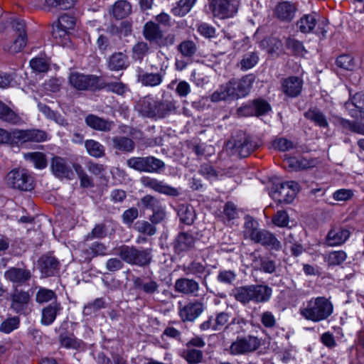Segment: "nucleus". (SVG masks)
<instances>
[{
  "mask_svg": "<svg viewBox=\"0 0 364 364\" xmlns=\"http://www.w3.org/2000/svg\"><path fill=\"white\" fill-rule=\"evenodd\" d=\"M254 74H248L240 79L232 78L221 85L210 96L212 102L237 100L249 95L255 81Z\"/></svg>",
  "mask_w": 364,
  "mask_h": 364,
  "instance_id": "f257e3e1",
  "label": "nucleus"
},
{
  "mask_svg": "<svg viewBox=\"0 0 364 364\" xmlns=\"http://www.w3.org/2000/svg\"><path fill=\"white\" fill-rule=\"evenodd\" d=\"M333 311L331 301L324 297L312 298L303 304L299 309L300 314L306 320L320 322L327 319Z\"/></svg>",
  "mask_w": 364,
  "mask_h": 364,
  "instance_id": "f03ea898",
  "label": "nucleus"
},
{
  "mask_svg": "<svg viewBox=\"0 0 364 364\" xmlns=\"http://www.w3.org/2000/svg\"><path fill=\"white\" fill-rule=\"evenodd\" d=\"M176 102L169 99L154 100L145 97L140 103L139 112L146 117L162 119L169 115L176 109Z\"/></svg>",
  "mask_w": 364,
  "mask_h": 364,
  "instance_id": "7ed1b4c3",
  "label": "nucleus"
},
{
  "mask_svg": "<svg viewBox=\"0 0 364 364\" xmlns=\"http://www.w3.org/2000/svg\"><path fill=\"white\" fill-rule=\"evenodd\" d=\"M151 249H137L134 246L122 245L112 250V254L119 256L124 262L138 267L148 266L151 260Z\"/></svg>",
  "mask_w": 364,
  "mask_h": 364,
  "instance_id": "20e7f679",
  "label": "nucleus"
},
{
  "mask_svg": "<svg viewBox=\"0 0 364 364\" xmlns=\"http://www.w3.org/2000/svg\"><path fill=\"white\" fill-rule=\"evenodd\" d=\"M99 77L93 75H85L77 72L72 73L69 77V82L77 90L95 91L102 89Z\"/></svg>",
  "mask_w": 364,
  "mask_h": 364,
  "instance_id": "39448f33",
  "label": "nucleus"
},
{
  "mask_svg": "<svg viewBox=\"0 0 364 364\" xmlns=\"http://www.w3.org/2000/svg\"><path fill=\"white\" fill-rule=\"evenodd\" d=\"M127 163L130 168L149 173L159 172L165 166L164 161L154 156L132 157Z\"/></svg>",
  "mask_w": 364,
  "mask_h": 364,
  "instance_id": "423d86ee",
  "label": "nucleus"
},
{
  "mask_svg": "<svg viewBox=\"0 0 364 364\" xmlns=\"http://www.w3.org/2000/svg\"><path fill=\"white\" fill-rule=\"evenodd\" d=\"M232 151L240 158L247 157L257 147V144L242 132H240L229 141Z\"/></svg>",
  "mask_w": 364,
  "mask_h": 364,
  "instance_id": "0eeeda50",
  "label": "nucleus"
},
{
  "mask_svg": "<svg viewBox=\"0 0 364 364\" xmlns=\"http://www.w3.org/2000/svg\"><path fill=\"white\" fill-rule=\"evenodd\" d=\"M209 9L215 17L230 18L237 13L238 3L235 0H211Z\"/></svg>",
  "mask_w": 364,
  "mask_h": 364,
  "instance_id": "6e6552de",
  "label": "nucleus"
},
{
  "mask_svg": "<svg viewBox=\"0 0 364 364\" xmlns=\"http://www.w3.org/2000/svg\"><path fill=\"white\" fill-rule=\"evenodd\" d=\"M168 66L164 63L160 65L159 70L154 72V68H156L151 65V72L144 71L141 68L138 69L137 81L144 87H157L160 85L166 75V69Z\"/></svg>",
  "mask_w": 364,
  "mask_h": 364,
  "instance_id": "1a4fd4ad",
  "label": "nucleus"
},
{
  "mask_svg": "<svg viewBox=\"0 0 364 364\" xmlns=\"http://www.w3.org/2000/svg\"><path fill=\"white\" fill-rule=\"evenodd\" d=\"M260 346V340L254 336L237 338L230 347L232 355H244L255 351Z\"/></svg>",
  "mask_w": 364,
  "mask_h": 364,
  "instance_id": "9d476101",
  "label": "nucleus"
},
{
  "mask_svg": "<svg viewBox=\"0 0 364 364\" xmlns=\"http://www.w3.org/2000/svg\"><path fill=\"white\" fill-rule=\"evenodd\" d=\"M48 134L45 131L36 129H15L14 138L15 144L26 142H42L47 139Z\"/></svg>",
  "mask_w": 364,
  "mask_h": 364,
  "instance_id": "9b49d317",
  "label": "nucleus"
},
{
  "mask_svg": "<svg viewBox=\"0 0 364 364\" xmlns=\"http://www.w3.org/2000/svg\"><path fill=\"white\" fill-rule=\"evenodd\" d=\"M143 36L150 43L156 44L159 47L166 46L164 41V33L159 25L152 21L146 22L143 27Z\"/></svg>",
  "mask_w": 364,
  "mask_h": 364,
  "instance_id": "f8f14e48",
  "label": "nucleus"
},
{
  "mask_svg": "<svg viewBox=\"0 0 364 364\" xmlns=\"http://www.w3.org/2000/svg\"><path fill=\"white\" fill-rule=\"evenodd\" d=\"M203 310V304L198 301L189 302L184 306L179 303L178 314L183 322H192L200 316Z\"/></svg>",
  "mask_w": 364,
  "mask_h": 364,
  "instance_id": "ddd939ff",
  "label": "nucleus"
},
{
  "mask_svg": "<svg viewBox=\"0 0 364 364\" xmlns=\"http://www.w3.org/2000/svg\"><path fill=\"white\" fill-rule=\"evenodd\" d=\"M50 168L58 178L72 179L73 172L65 159L58 156H53L50 162Z\"/></svg>",
  "mask_w": 364,
  "mask_h": 364,
  "instance_id": "4468645a",
  "label": "nucleus"
},
{
  "mask_svg": "<svg viewBox=\"0 0 364 364\" xmlns=\"http://www.w3.org/2000/svg\"><path fill=\"white\" fill-rule=\"evenodd\" d=\"M297 11V4L289 1H282L274 7V17L280 21L290 23Z\"/></svg>",
  "mask_w": 364,
  "mask_h": 364,
  "instance_id": "2eb2a0df",
  "label": "nucleus"
},
{
  "mask_svg": "<svg viewBox=\"0 0 364 364\" xmlns=\"http://www.w3.org/2000/svg\"><path fill=\"white\" fill-rule=\"evenodd\" d=\"M29 301L28 292L15 289L11 294V309L17 314H26Z\"/></svg>",
  "mask_w": 364,
  "mask_h": 364,
  "instance_id": "dca6fc26",
  "label": "nucleus"
},
{
  "mask_svg": "<svg viewBox=\"0 0 364 364\" xmlns=\"http://www.w3.org/2000/svg\"><path fill=\"white\" fill-rule=\"evenodd\" d=\"M350 234L348 228L332 227L326 237L325 242L329 247L342 245L348 240Z\"/></svg>",
  "mask_w": 364,
  "mask_h": 364,
  "instance_id": "f3484780",
  "label": "nucleus"
},
{
  "mask_svg": "<svg viewBox=\"0 0 364 364\" xmlns=\"http://www.w3.org/2000/svg\"><path fill=\"white\" fill-rule=\"evenodd\" d=\"M316 161L314 159H306L304 157L290 156L284 154L283 166L290 171H299L314 167Z\"/></svg>",
  "mask_w": 364,
  "mask_h": 364,
  "instance_id": "a211bd4d",
  "label": "nucleus"
},
{
  "mask_svg": "<svg viewBox=\"0 0 364 364\" xmlns=\"http://www.w3.org/2000/svg\"><path fill=\"white\" fill-rule=\"evenodd\" d=\"M6 280L18 285H23L31 278V272L24 267H10L4 272Z\"/></svg>",
  "mask_w": 364,
  "mask_h": 364,
  "instance_id": "6ab92c4d",
  "label": "nucleus"
},
{
  "mask_svg": "<svg viewBox=\"0 0 364 364\" xmlns=\"http://www.w3.org/2000/svg\"><path fill=\"white\" fill-rule=\"evenodd\" d=\"M302 87L303 81L299 77L291 76L282 81V90L289 97L299 96L302 91Z\"/></svg>",
  "mask_w": 364,
  "mask_h": 364,
  "instance_id": "aec40b11",
  "label": "nucleus"
},
{
  "mask_svg": "<svg viewBox=\"0 0 364 364\" xmlns=\"http://www.w3.org/2000/svg\"><path fill=\"white\" fill-rule=\"evenodd\" d=\"M174 289L177 292L191 296H198L200 286L198 282L193 279L180 278L176 279Z\"/></svg>",
  "mask_w": 364,
  "mask_h": 364,
  "instance_id": "412c9836",
  "label": "nucleus"
},
{
  "mask_svg": "<svg viewBox=\"0 0 364 364\" xmlns=\"http://www.w3.org/2000/svg\"><path fill=\"white\" fill-rule=\"evenodd\" d=\"M41 274L44 277L55 276L59 269V262L52 256L44 255L38 260Z\"/></svg>",
  "mask_w": 364,
  "mask_h": 364,
  "instance_id": "4be33fe9",
  "label": "nucleus"
},
{
  "mask_svg": "<svg viewBox=\"0 0 364 364\" xmlns=\"http://www.w3.org/2000/svg\"><path fill=\"white\" fill-rule=\"evenodd\" d=\"M85 122L89 127L100 132H109L114 127L113 121L105 119L93 114H88L85 117Z\"/></svg>",
  "mask_w": 364,
  "mask_h": 364,
  "instance_id": "5701e85b",
  "label": "nucleus"
},
{
  "mask_svg": "<svg viewBox=\"0 0 364 364\" xmlns=\"http://www.w3.org/2000/svg\"><path fill=\"white\" fill-rule=\"evenodd\" d=\"M112 148L117 153H130L135 148L134 141L127 136H115L111 139Z\"/></svg>",
  "mask_w": 364,
  "mask_h": 364,
  "instance_id": "b1692460",
  "label": "nucleus"
},
{
  "mask_svg": "<svg viewBox=\"0 0 364 364\" xmlns=\"http://www.w3.org/2000/svg\"><path fill=\"white\" fill-rule=\"evenodd\" d=\"M304 116L316 127L321 129H328L329 127L326 115L321 109L316 107L309 108L304 113Z\"/></svg>",
  "mask_w": 364,
  "mask_h": 364,
  "instance_id": "393cba45",
  "label": "nucleus"
},
{
  "mask_svg": "<svg viewBox=\"0 0 364 364\" xmlns=\"http://www.w3.org/2000/svg\"><path fill=\"white\" fill-rule=\"evenodd\" d=\"M0 119L11 125H19L23 119L19 114L0 100Z\"/></svg>",
  "mask_w": 364,
  "mask_h": 364,
  "instance_id": "a878e982",
  "label": "nucleus"
},
{
  "mask_svg": "<svg viewBox=\"0 0 364 364\" xmlns=\"http://www.w3.org/2000/svg\"><path fill=\"white\" fill-rule=\"evenodd\" d=\"M281 191L279 192L277 198L279 203H290L294 199L296 193L299 191V183H280Z\"/></svg>",
  "mask_w": 364,
  "mask_h": 364,
  "instance_id": "bb28decb",
  "label": "nucleus"
},
{
  "mask_svg": "<svg viewBox=\"0 0 364 364\" xmlns=\"http://www.w3.org/2000/svg\"><path fill=\"white\" fill-rule=\"evenodd\" d=\"M195 244V239L192 235L187 232L178 234L174 242V249L176 252L180 253L192 248Z\"/></svg>",
  "mask_w": 364,
  "mask_h": 364,
  "instance_id": "cd10ccee",
  "label": "nucleus"
},
{
  "mask_svg": "<svg viewBox=\"0 0 364 364\" xmlns=\"http://www.w3.org/2000/svg\"><path fill=\"white\" fill-rule=\"evenodd\" d=\"M317 23L315 14H304L296 21V27L300 32L309 33L313 31Z\"/></svg>",
  "mask_w": 364,
  "mask_h": 364,
  "instance_id": "c85d7f7f",
  "label": "nucleus"
},
{
  "mask_svg": "<svg viewBox=\"0 0 364 364\" xmlns=\"http://www.w3.org/2000/svg\"><path fill=\"white\" fill-rule=\"evenodd\" d=\"M134 287L147 294H154L158 291L159 284L151 279L136 277L134 279Z\"/></svg>",
  "mask_w": 364,
  "mask_h": 364,
  "instance_id": "c756f323",
  "label": "nucleus"
},
{
  "mask_svg": "<svg viewBox=\"0 0 364 364\" xmlns=\"http://www.w3.org/2000/svg\"><path fill=\"white\" fill-rule=\"evenodd\" d=\"M128 65V57L122 52L113 53L108 60V68L111 70H124Z\"/></svg>",
  "mask_w": 364,
  "mask_h": 364,
  "instance_id": "7c9ffc66",
  "label": "nucleus"
},
{
  "mask_svg": "<svg viewBox=\"0 0 364 364\" xmlns=\"http://www.w3.org/2000/svg\"><path fill=\"white\" fill-rule=\"evenodd\" d=\"M60 309V304L57 302H53L43 308L42 309L41 323L46 326L53 323Z\"/></svg>",
  "mask_w": 364,
  "mask_h": 364,
  "instance_id": "2f4dec72",
  "label": "nucleus"
},
{
  "mask_svg": "<svg viewBox=\"0 0 364 364\" xmlns=\"http://www.w3.org/2000/svg\"><path fill=\"white\" fill-rule=\"evenodd\" d=\"M183 271L186 274H193L196 277L205 279L210 275V272L203 264L200 262L193 261L187 266L183 267Z\"/></svg>",
  "mask_w": 364,
  "mask_h": 364,
  "instance_id": "473e14b6",
  "label": "nucleus"
},
{
  "mask_svg": "<svg viewBox=\"0 0 364 364\" xmlns=\"http://www.w3.org/2000/svg\"><path fill=\"white\" fill-rule=\"evenodd\" d=\"M177 211L180 220L183 223L191 225L193 223L196 218V213L191 205L181 204L178 205Z\"/></svg>",
  "mask_w": 364,
  "mask_h": 364,
  "instance_id": "72a5a7b5",
  "label": "nucleus"
},
{
  "mask_svg": "<svg viewBox=\"0 0 364 364\" xmlns=\"http://www.w3.org/2000/svg\"><path fill=\"white\" fill-rule=\"evenodd\" d=\"M132 12L131 4L124 0L117 1L112 9V14L117 19H123Z\"/></svg>",
  "mask_w": 364,
  "mask_h": 364,
  "instance_id": "f704fd0d",
  "label": "nucleus"
},
{
  "mask_svg": "<svg viewBox=\"0 0 364 364\" xmlns=\"http://www.w3.org/2000/svg\"><path fill=\"white\" fill-rule=\"evenodd\" d=\"M31 178L28 171L23 168H14L6 176L8 182H28Z\"/></svg>",
  "mask_w": 364,
  "mask_h": 364,
  "instance_id": "c9c22d12",
  "label": "nucleus"
},
{
  "mask_svg": "<svg viewBox=\"0 0 364 364\" xmlns=\"http://www.w3.org/2000/svg\"><path fill=\"white\" fill-rule=\"evenodd\" d=\"M234 297L237 301L243 304H246L251 301H254L252 285L235 289L234 291Z\"/></svg>",
  "mask_w": 364,
  "mask_h": 364,
  "instance_id": "e433bc0d",
  "label": "nucleus"
},
{
  "mask_svg": "<svg viewBox=\"0 0 364 364\" xmlns=\"http://www.w3.org/2000/svg\"><path fill=\"white\" fill-rule=\"evenodd\" d=\"M254 301L264 302L269 300L272 295V289L265 285H252Z\"/></svg>",
  "mask_w": 364,
  "mask_h": 364,
  "instance_id": "4c0bfd02",
  "label": "nucleus"
},
{
  "mask_svg": "<svg viewBox=\"0 0 364 364\" xmlns=\"http://www.w3.org/2000/svg\"><path fill=\"white\" fill-rule=\"evenodd\" d=\"M26 161L31 162L35 168L38 169L45 168L48 162L45 154L42 152H28L23 155Z\"/></svg>",
  "mask_w": 364,
  "mask_h": 364,
  "instance_id": "58836bf2",
  "label": "nucleus"
},
{
  "mask_svg": "<svg viewBox=\"0 0 364 364\" xmlns=\"http://www.w3.org/2000/svg\"><path fill=\"white\" fill-rule=\"evenodd\" d=\"M178 51L183 57L189 59L196 55L198 51V47L193 41L186 40L178 46Z\"/></svg>",
  "mask_w": 364,
  "mask_h": 364,
  "instance_id": "ea45409f",
  "label": "nucleus"
},
{
  "mask_svg": "<svg viewBox=\"0 0 364 364\" xmlns=\"http://www.w3.org/2000/svg\"><path fill=\"white\" fill-rule=\"evenodd\" d=\"M199 173L207 180L220 179L219 176H223L225 174L231 176L232 173L230 171H228L225 173L224 171H217L212 166L208 164L201 165Z\"/></svg>",
  "mask_w": 364,
  "mask_h": 364,
  "instance_id": "a19ab883",
  "label": "nucleus"
},
{
  "mask_svg": "<svg viewBox=\"0 0 364 364\" xmlns=\"http://www.w3.org/2000/svg\"><path fill=\"white\" fill-rule=\"evenodd\" d=\"M259 57L257 53L250 52L245 53L238 63V67L242 71H246L255 67L258 63Z\"/></svg>",
  "mask_w": 364,
  "mask_h": 364,
  "instance_id": "79ce46f5",
  "label": "nucleus"
},
{
  "mask_svg": "<svg viewBox=\"0 0 364 364\" xmlns=\"http://www.w3.org/2000/svg\"><path fill=\"white\" fill-rule=\"evenodd\" d=\"M195 2L196 0H180L172 8L171 12L174 16H183L191 11Z\"/></svg>",
  "mask_w": 364,
  "mask_h": 364,
  "instance_id": "37998d69",
  "label": "nucleus"
},
{
  "mask_svg": "<svg viewBox=\"0 0 364 364\" xmlns=\"http://www.w3.org/2000/svg\"><path fill=\"white\" fill-rule=\"evenodd\" d=\"M52 36L57 44L66 46L70 41V32L60 28L57 25H53Z\"/></svg>",
  "mask_w": 364,
  "mask_h": 364,
  "instance_id": "c03bdc74",
  "label": "nucleus"
},
{
  "mask_svg": "<svg viewBox=\"0 0 364 364\" xmlns=\"http://www.w3.org/2000/svg\"><path fill=\"white\" fill-rule=\"evenodd\" d=\"M88 154L95 158H100L105 155V148L100 142L93 139L87 140L85 143Z\"/></svg>",
  "mask_w": 364,
  "mask_h": 364,
  "instance_id": "a18cd8bd",
  "label": "nucleus"
},
{
  "mask_svg": "<svg viewBox=\"0 0 364 364\" xmlns=\"http://www.w3.org/2000/svg\"><path fill=\"white\" fill-rule=\"evenodd\" d=\"M182 356L189 364H198L202 360L203 353L194 348L186 347L183 351Z\"/></svg>",
  "mask_w": 364,
  "mask_h": 364,
  "instance_id": "49530a36",
  "label": "nucleus"
},
{
  "mask_svg": "<svg viewBox=\"0 0 364 364\" xmlns=\"http://www.w3.org/2000/svg\"><path fill=\"white\" fill-rule=\"evenodd\" d=\"M15 37V39L10 44L4 47V49L11 54L21 52L27 43V36H18Z\"/></svg>",
  "mask_w": 364,
  "mask_h": 364,
  "instance_id": "de8ad7c7",
  "label": "nucleus"
},
{
  "mask_svg": "<svg viewBox=\"0 0 364 364\" xmlns=\"http://www.w3.org/2000/svg\"><path fill=\"white\" fill-rule=\"evenodd\" d=\"M286 47L294 55L304 56L306 50L301 41L292 38L286 40Z\"/></svg>",
  "mask_w": 364,
  "mask_h": 364,
  "instance_id": "09e8293b",
  "label": "nucleus"
},
{
  "mask_svg": "<svg viewBox=\"0 0 364 364\" xmlns=\"http://www.w3.org/2000/svg\"><path fill=\"white\" fill-rule=\"evenodd\" d=\"M149 51V46L147 43L144 41L138 42L132 48V58L141 62L148 54Z\"/></svg>",
  "mask_w": 364,
  "mask_h": 364,
  "instance_id": "8fccbe9b",
  "label": "nucleus"
},
{
  "mask_svg": "<svg viewBox=\"0 0 364 364\" xmlns=\"http://www.w3.org/2000/svg\"><path fill=\"white\" fill-rule=\"evenodd\" d=\"M106 307V303L102 298H97L94 300L92 302L88 303L87 305L84 306L83 309V315L84 316H92L97 311L101 309H104Z\"/></svg>",
  "mask_w": 364,
  "mask_h": 364,
  "instance_id": "3c124183",
  "label": "nucleus"
},
{
  "mask_svg": "<svg viewBox=\"0 0 364 364\" xmlns=\"http://www.w3.org/2000/svg\"><path fill=\"white\" fill-rule=\"evenodd\" d=\"M336 64L338 67L346 70H353L356 67L354 58L348 54H343L338 56Z\"/></svg>",
  "mask_w": 364,
  "mask_h": 364,
  "instance_id": "603ef678",
  "label": "nucleus"
},
{
  "mask_svg": "<svg viewBox=\"0 0 364 364\" xmlns=\"http://www.w3.org/2000/svg\"><path fill=\"white\" fill-rule=\"evenodd\" d=\"M107 247L102 242H95L92 243L85 251L86 258L91 259L98 255H105Z\"/></svg>",
  "mask_w": 364,
  "mask_h": 364,
  "instance_id": "864d4df0",
  "label": "nucleus"
},
{
  "mask_svg": "<svg viewBox=\"0 0 364 364\" xmlns=\"http://www.w3.org/2000/svg\"><path fill=\"white\" fill-rule=\"evenodd\" d=\"M154 191L167 196H176L179 193L178 188H173L166 183H147Z\"/></svg>",
  "mask_w": 364,
  "mask_h": 364,
  "instance_id": "5fc2aeb1",
  "label": "nucleus"
},
{
  "mask_svg": "<svg viewBox=\"0 0 364 364\" xmlns=\"http://www.w3.org/2000/svg\"><path fill=\"white\" fill-rule=\"evenodd\" d=\"M20 324V319L18 316H13L4 320L0 325V331L4 333H10L17 329Z\"/></svg>",
  "mask_w": 364,
  "mask_h": 364,
  "instance_id": "6e6d98bb",
  "label": "nucleus"
},
{
  "mask_svg": "<svg viewBox=\"0 0 364 364\" xmlns=\"http://www.w3.org/2000/svg\"><path fill=\"white\" fill-rule=\"evenodd\" d=\"M53 299H56V294L48 289L41 287L36 295V301L38 304L47 303Z\"/></svg>",
  "mask_w": 364,
  "mask_h": 364,
  "instance_id": "4d7b16f0",
  "label": "nucleus"
},
{
  "mask_svg": "<svg viewBox=\"0 0 364 364\" xmlns=\"http://www.w3.org/2000/svg\"><path fill=\"white\" fill-rule=\"evenodd\" d=\"M347 257L346 253L343 251H333L330 252L326 257L325 259L329 265H339L343 262Z\"/></svg>",
  "mask_w": 364,
  "mask_h": 364,
  "instance_id": "13d9d810",
  "label": "nucleus"
},
{
  "mask_svg": "<svg viewBox=\"0 0 364 364\" xmlns=\"http://www.w3.org/2000/svg\"><path fill=\"white\" fill-rule=\"evenodd\" d=\"M258 223L252 217L247 215L244 225V235L246 237L252 239L259 230H257Z\"/></svg>",
  "mask_w": 364,
  "mask_h": 364,
  "instance_id": "bf43d9fd",
  "label": "nucleus"
},
{
  "mask_svg": "<svg viewBox=\"0 0 364 364\" xmlns=\"http://www.w3.org/2000/svg\"><path fill=\"white\" fill-rule=\"evenodd\" d=\"M256 117L262 116L271 110V105L263 99L253 100Z\"/></svg>",
  "mask_w": 364,
  "mask_h": 364,
  "instance_id": "052dcab7",
  "label": "nucleus"
},
{
  "mask_svg": "<svg viewBox=\"0 0 364 364\" xmlns=\"http://www.w3.org/2000/svg\"><path fill=\"white\" fill-rule=\"evenodd\" d=\"M75 24V18L73 16L63 14L61 15L55 25L70 32L73 29Z\"/></svg>",
  "mask_w": 364,
  "mask_h": 364,
  "instance_id": "680f3d73",
  "label": "nucleus"
},
{
  "mask_svg": "<svg viewBox=\"0 0 364 364\" xmlns=\"http://www.w3.org/2000/svg\"><path fill=\"white\" fill-rule=\"evenodd\" d=\"M102 88H105L107 91L122 95L126 92L127 87L122 82H112L105 83L104 85H102Z\"/></svg>",
  "mask_w": 364,
  "mask_h": 364,
  "instance_id": "e2e57ef3",
  "label": "nucleus"
},
{
  "mask_svg": "<svg viewBox=\"0 0 364 364\" xmlns=\"http://www.w3.org/2000/svg\"><path fill=\"white\" fill-rule=\"evenodd\" d=\"M61 346L67 348L77 349L80 347L81 341L77 340L73 336L61 334L59 338Z\"/></svg>",
  "mask_w": 364,
  "mask_h": 364,
  "instance_id": "0e129e2a",
  "label": "nucleus"
},
{
  "mask_svg": "<svg viewBox=\"0 0 364 364\" xmlns=\"http://www.w3.org/2000/svg\"><path fill=\"white\" fill-rule=\"evenodd\" d=\"M237 114L239 117H256L253 100L248 101L237 108Z\"/></svg>",
  "mask_w": 364,
  "mask_h": 364,
  "instance_id": "69168bd1",
  "label": "nucleus"
},
{
  "mask_svg": "<svg viewBox=\"0 0 364 364\" xmlns=\"http://www.w3.org/2000/svg\"><path fill=\"white\" fill-rule=\"evenodd\" d=\"M272 235L267 230H259L251 240L263 245H269L272 241Z\"/></svg>",
  "mask_w": 364,
  "mask_h": 364,
  "instance_id": "338daca9",
  "label": "nucleus"
},
{
  "mask_svg": "<svg viewBox=\"0 0 364 364\" xmlns=\"http://www.w3.org/2000/svg\"><path fill=\"white\" fill-rule=\"evenodd\" d=\"M135 228L139 232L150 236L154 235L156 233V228L149 222L144 220L138 221L135 224Z\"/></svg>",
  "mask_w": 364,
  "mask_h": 364,
  "instance_id": "774afa93",
  "label": "nucleus"
}]
</instances>
